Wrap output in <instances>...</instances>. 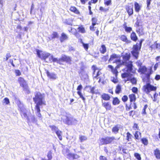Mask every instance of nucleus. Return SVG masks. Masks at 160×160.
<instances>
[{"label":"nucleus","instance_id":"26","mask_svg":"<svg viewBox=\"0 0 160 160\" xmlns=\"http://www.w3.org/2000/svg\"><path fill=\"white\" fill-rule=\"evenodd\" d=\"M133 135L134 137V139L136 140H139L142 136L141 133L138 131H135Z\"/></svg>","mask_w":160,"mask_h":160},{"label":"nucleus","instance_id":"30","mask_svg":"<svg viewBox=\"0 0 160 160\" xmlns=\"http://www.w3.org/2000/svg\"><path fill=\"white\" fill-rule=\"evenodd\" d=\"M59 35L58 33L56 32H53L51 35L50 37L48 38L49 40H51L56 38H58Z\"/></svg>","mask_w":160,"mask_h":160},{"label":"nucleus","instance_id":"27","mask_svg":"<svg viewBox=\"0 0 160 160\" xmlns=\"http://www.w3.org/2000/svg\"><path fill=\"white\" fill-rule=\"evenodd\" d=\"M68 36L63 32L62 33L59 38L60 41L61 42H64L65 41L68 40Z\"/></svg>","mask_w":160,"mask_h":160},{"label":"nucleus","instance_id":"53","mask_svg":"<svg viewBox=\"0 0 160 160\" xmlns=\"http://www.w3.org/2000/svg\"><path fill=\"white\" fill-rule=\"evenodd\" d=\"M148 107V105L147 104H145L142 110V114L143 115H146L147 113L146 112V109Z\"/></svg>","mask_w":160,"mask_h":160},{"label":"nucleus","instance_id":"58","mask_svg":"<svg viewBox=\"0 0 160 160\" xmlns=\"http://www.w3.org/2000/svg\"><path fill=\"white\" fill-rule=\"evenodd\" d=\"M100 71L101 70L97 72V73L96 74V75L94 77V78H96L97 79H98V76L100 75H102V73Z\"/></svg>","mask_w":160,"mask_h":160},{"label":"nucleus","instance_id":"14","mask_svg":"<svg viewBox=\"0 0 160 160\" xmlns=\"http://www.w3.org/2000/svg\"><path fill=\"white\" fill-rule=\"evenodd\" d=\"M91 21L92 22V24L90 26V29L92 31H94L95 30V28L94 27V26L98 24V23L97 22L98 19L95 17H92V18Z\"/></svg>","mask_w":160,"mask_h":160},{"label":"nucleus","instance_id":"20","mask_svg":"<svg viewBox=\"0 0 160 160\" xmlns=\"http://www.w3.org/2000/svg\"><path fill=\"white\" fill-rule=\"evenodd\" d=\"M119 38L122 41L125 42L126 43L128 44L131 43V41L128 40L127 36L124 35H122L119 37Z\"/></svg>","mask_w":160,"mask_h":160},{"label":"nucleus","instance_id":"33","mask_svg":"<svg viewBox=\"0 0 160 160\" xmlns=\"http://www.w3.org/2000/svg\"><path fill=\"white\" fill-rule=\"evenodd\" d=\"M120 101L117 97H114L112 98V103L113 105H116L119 104L120 103Z\"/></svg>","mask_w":160,"mask_h":160},{"label":"nucleus","instance_id":"43","mask_svg":"<svg viewBox=\"0 0 160 160\" xmlns=\"http://www.w3.org/2000/svg\"><path fill=\"white\" fill-rule=\"evenodd\" d=\"M104 78V75L102 73V75H100L98 76V79H99L98 82H101L102 84H104V82L103 81V80Z\"/></svg>","mask_w":160,"mask_h":160},{"label":"nucleus","instance_id":"7","mask_svg":"<svg viewBox=\"0 0 160 160\" xmlns=\"http://www.w3.org/2000/svg\"><path fill=\"white\" fill-rule=\"evenodd\" d=\"M115 140V138L113 136H107L101 138L99 139V141L101 145H103L113 143Z\"/></svg>","mask_w":160,"mask_h":160},{"label":"nucleus","instance_id":"38","mask_svg":"<svg viewBox=\"0 0 160 160\" xmlns=\"http://www.w3.org/2000/svg\"><path fill=\"white\" fill-rule=\"evenodd\" d=\"M149 70V72L148 73L146 74V77L148 81L150 80V75L153 73L152 67H150Z\"/></svg>","mask_w":160,"mask_h":160},{"label":"nucleus","instance_id":"55","mask_svg":"<svg viewBox=\"0 0 160 160\" xmlns=\"http://www.w3.org/2000/svg\"><path fill=\"white\" fill-rule=\"evenodd\" d=\"M128 97L126 95L123 96L122 98V100L123 102H126L128 101Z\"/></svg>","mask_w":160,"mask_h":160},{"label":"nucleus","instance_id":"50","mask_svg":"<svg viewBox=\"0 0 160 160\" xmlns=\"http://www.w3.org/2000/svg\"><path fill=\"white\" fill-rule=\"evenodd\" d=\"M132 128L135 131L139 130L138 124L137 123H134L132 126Z\"/></svg>","mask_w":160,"mask_h":160},{"label":"nucleus","instance_id":"48","mask_svg":"<svg viewBox=\"0 0 160 160\" xmlns=\"http://www.w3.org/2000/svg\"><path fill=\"white\" fill-rule=\"evenodd\" d=\"M52 152L51 151L48 152L47 155V157L48 158L47 159L48 160H51L52 158Z\"/></svg>","mask_w":160,"mask_h":160},{"label":"nucleus","instance_id":"40","mask_svg":"<svg viewBox=\"0 0 160 160\" xmlns=\"http://www.w3.org/2000/svg\"><path fill=\"white\" fill-rule=\"evenodd\" d=\"M121 86L119 84H118L116 86L115 89V92L117 94H119L121 92Z\"/></svg>","mask_w":160,"mask_h":160},{"label":"nucleus","instance_id":"6","mask_svg":"<svg viewBox=\"0 0 160 160\" xmlns=\"http://www.w3.org/2000/svg\"><path fill=\"white\" fill-rule=\"evenodd\" d=\"M157 89L156 86L152 85L149 82L143 85L142 89L143 92L147 94H150L152 92H156Z\"/></svg>","mask_w":160,"mask_h":160},{"label":"nucleus","instance_id":"35","mask_svg":"<svg viewBox=\"0 0 160 160\" xmlns=\"http://www.w3.org/2000/svg\"><path fill=\"white\" fill-rule=\"evenodd\" d=\"M73 121L72 118L67 117L65 120V123L68 125H71L72 124Z\"/></svg>","mask_w":160,"mask_h":160},{"label":"nucleus","instance_id":"46","mask_svg":"<svg viewBox=\"0 0 160 160\" xmlns=\"http://www.w3.org/2000/svg\"><path fill=\"white\" fill-rule=\"evenodd\" d=\"M99 10L101 12H108L109 10V8H104L102 6H100L99 8Z\"/></svg>","mask_w":160,"mask_h":160},{"label":"nucleus","instance_id":"24","mask_svg":"<svg viewBox=\"0 0 160 160\" xmlns=\"http://www.w3.org/2000/svg\"><path fill=\"white\" fill-rule=\"evenodd\" d=\"M153 152L156 158L160 159V150L158 148H156L154 150Z\"/></svg>","mask_w":160,"mask_h":160},{"label":"nucleus","instance_id":"22","mask_svg":"<svg viewBox=\"0 0 160 160\" xmlns=\"http://www.w3.org/2000/svg\"><path fill=\"white\" fill-rule=\"evenodd\" d=\"M123 27L125 31L127 33H130L132 30V29L131 27L127 26V23L126 22H124L123 24Z\"/></svg>","mask_w":160,"mask_h":160},{"label":"nucleus","instance_id":"2","mask_svg":"<svg viewBox=\"0 0 160 160\" xmlns=\"http://www.w3.org/2000/svg\"><path fill=\"white\" fill-rule=\"evenodd\" d=\"M121 57L122 59V61L116 67H118V68L120 66L125 65L127 68V72L135 73L136 71L135 70H133L132 62L129 60L131 58L130 54L129 53L126 52L122 55Z\"/></svg>","mask_w":160,"mask_h":160},{"label":"nucleus","instance_id":"1","mask_svg":"<svg viewBox=\"0 0 160 160\" xmlns=\"http://www.w3.org/2000/svg\"><path fill=\"white\" fill-rule=\"evenodd\" d=\"M44 96L40 92H36L35 96L33 97V100L36 105L35 109L36 111V114L37 117L39 118H42V116L40 113V107L46 105V102L44 100Z\"/></svg>","mask_w":160,"mask_h":160},{"label":"nucleus","instance_id":"44","mask_svg":"<svg viewBox=\"0 0 160 160\" xmlns=\"http://www.w3.org/2000/svg\"><path fill=\"white\" fill-rule=\"evenodd\" d=\"M104 4L105 6H109L112 4V0H104Z\"/></svg>","mask_w":160,"mask_h":160},{"label":"nucleus","instance_id":"64","mask_svg":"<svg viewBox=\"0 0 160 160\" xmlns=\"http://www.w3.org/2000/svg\"><path fill=\"white\" fill-rule=\"evenodd\" d=\"M136 63L138 67H139V68H140L141 67H142V62L140 60H138L136 62Z\"/></svg>","mask_w":160,"mask_h":160},{"label":"nucleus","instance_id":"31","mask_svg":"<svg viewBox=\"0 0 160 160\" xmlns=\"http://www.w3.org/2000/svg\"><path fill=\"white\" fill-rule=\"evenodd\" d=\"M78 32L82 33H86V31L85 28L83 25H79L77 28Z\"/></svg>","mask_w":160,"mask_h":160},{"label":"nucleus","instance_id":"60","mask_svg":"<svg viewBox=\"0 0 160 160\" xmlns=\"http://www.w3.org/2000/svg\"><path fill=\"white\" fill-rule=\"evenodd\" d=\"M152 0H147L146 3L147 4V8L149 10L150 9V6L151 4V2Z\"/></svg>","mask_w":160,"mask_h":160},{"label":"nucleus","instance_id":"10","mask_svg":"<svg viewBox=\"0 0 160 160\" xmlns=\"http://www.w3.org/2000/svg\"><path fill=\"white\" fill-rule=\"evenodd\" d=\"M37 54L38 57L41 59L45 60L49 57L51 54L48 52H45L38 49L36 50Z\"/></svg>","mask_w":160,"mask_h":160},{"label":"nucleus","instance_id":"3","mask_svg":"<svg viewBox=\"0 0 160 160\" xmlns=\"http://www.w3.org/2000/svg\"><path fill=\"white\" fill-rule=\"evenodd\" d=\"M143 40V39H141L139 43H137L133 45L132 47L131 53L135 59L137 60L138 58L139 52L141 48L142 43Z\"/></svg>","mask_w":160,"mask_h":160},{"label":"nucleus","instance_id":"17","mask_svg":"<svg viewBox=\"0 0 160 160\" xmlns=\"http://www.w3.org/2000/svg\"><path fill=\"white\" fill-rule=\"evenodd\" d=\"M79 158V156L76 154L70 153L67 154V158L69 159H75Z\"/></svg>","mask_w":160,"mask_h":160},{"label":"nucleus","instance_id":"9","mask_svg":"<svg viewBox=\"0 0 160 160\" xmlns=\"http://www.w3.org/2000/svg\"><path fill=\"white\" fill-rule=\"evenodd\" d=\"M108 67L111 69L112 72L113 74H114L115 76V77L112 78L111 81L114 83L118 82V80L117 78V76L118 72L117 70V68H118V67H116L115 68H114L112 65H109L108 66Z\"/></svg>","mask_w":160,"mask_h":160},{"label":"nucleus","instance_id":"59","mask_svg":"<svg viewBox=\"0 0 160 160\" xmlns=\"http://www.w3.org/2000/svg\"><path fill=\"white\" fill-rule=\"evenodd\" d=\"M132 103H130V104L129 105H128L127 104L125 105L126 110L127 111H129L130 109H132V107L131 105Z\"/></svg>","mask_w":160,"mask_h":160},{"label":"nucleus","instance_id":"63","mask_svg":"<svg viewBox=\"0 0 160 160\" xmlns=\"http://www.w3.org/2000/svg\"><path fill=\"white\" fill-rule=\"evenodd\" d=\"M129 115L130 116L133 117L135 114L136 112L134 110H131L129 112Z\"/></svg>","mask_w":160,"mask_h":160},{"label":"nucleus","instance_id":"45","mask_svg":"<svg viewBox=\"0 0 160 160\" xmlns=\"http://www.w3.org/2000/svg\"><path fill=\"white\" fill-rule=\"evenodd\" d=\"M20 114L22 118H26L28 121H29V118L26 112H23L21 111Z\"/></svg>","mask_w":160,"mask_h":160},{"label":"nucleus","instance_id":"34","mask_svg":"<svg viewBox=\"0 0 160 160\" xmlns=\"http://www.w3.org/2000/svg\"><path fill=\"white\" fill-rule=\"evenodd\" d=\"M126 135V139L127 141L128 142L132 141L133 138L132 135L129 132H127Z\"/></svg>","mask_w":160,"mask_h":160},{"label":"nucleus","instance_id":"13","mask_svg":"<svg viewBox=\"0 0 160 160\" xmlns=\"http://www.w3.org/2000/svg\"><path fill=\"white\" fill-rule=\"evenodd\" d=\"M102 106L107 111L111 110L112 107L111 103L108 102H102Z\"/></svg>","mask_w":160,"mask_h":160},{"label":"nucleus","instance_id":"4","mask_svg":"<svg viewBox=\"0 0 160 160\" xmlns=\"http://www.w3.org/2000/svg\"><path fill=\"white\" fill-rule=\"evenodd\" d=\"M51 57L52 59L53 62H56L60 65H63V62H65L66 63L69 64H71L72 63L71 57L65 55H62L59 59H58L57 58H54L52 55L51 56Z\"/></svg>","mask_w":160,"mask_h":160},{"label":"nucleus","instance_id":"51","mask_svg":"<svg viewBox=\"0 0 160 160\" xmlns=\"http://www.w3.org/2000/svg\"><path fill=\"white\" fill-rule=\"evenodd\" d=\"M134 155L137 160H141V158L140 154L138 153H135Z\"/></svg>","mask_w":160,"mask_h":160},{"label":"nucleus","instance_id":"56","mask_svg":"<svg viewBox=\"0 0 160 160\" xmlns=\"http://www.w3.org/2000/svg\"><path fill=\"white\" fill-rule=\"evenodd\" d=\"M3 103L6 105L9 104L10 103L9 99L8 98H5L3 99Z\"/></svg>","mask_w":160,"mask_h":160},{"label":"nucleus","instance_id":"54","mask_svg":"<svg viewBox=\"0 0 160 160\" xmlns=\"http://www.w3.org/2000/svg\"><path fill=\"white\" fill-rule=\"evenodd\" d=\"M83 47L86 51H88L89 48V44L82 42Z\"/></svg>","mask_w":160,"mask_h":160},{"label":"nucleus","instance_id":"52","mask_svg":"<svg viewBox=\"0 0 160 160\" xmlns=\"http://www.w3.org/2000/svg\"><path fill=\"white\" fill-rule=\"evenodd\" d=\"M141 23V22L140 20H137L134 24V26L136 28H139L140 26L141 27V25H140Z\"/></svg>","mask_w":160,"mask_h":160},{"label":"nucleus","instance_id":"5","mask_svg":"<svg viewBox=\"0 0 160 160\" xmlns=\"http://www.w3.org/2000/svg\"><path fill=\"white\" fill-rule=\"evenodd\" d=\"M18 82L21 87L22 88L24 91L27 94L30 93V91L29 88L27 83V81L23 78L20 77L18 79Z\"/></svg>","mask_w":160,"mask_h":160},{"label":"nucleus","instance_id":"47","mask_svg":"<svg viewBox=\"0 0 160 160\" xmlns=\"http://www.w3.org/2000/svg\"><path fill=\"white\" fill-rule=\"evenodd\" d=\"M79 139L80 142H82L87 140V138L85 136L81 135L79 136Z\"/></svg>","mask_w":160,"mask_h":160},{"label":"nucleus","instance_id":"36","mask_svg":"<svg viewBox=\"0 0 160 160\" xmlns=\"http://www.w3.org/2000/svg\"><path fill=\"white\" fill-rule=\"evenodd\" d=\"M99 51L102 54H104L107 51L106 48L104 44L101 45L99 48Z\"/></svg>","mask_w":160,"mask_h":160},{"label":"nucleus","instance_id":"16","mask_svg":"<svg viewBox=\"0 0 160 160\" xmlns=\"http://www.w3.org/2000/svg\"><path fill=\"white\" fill-rule=\"evenodd\" d=\"M151 50L157 49L160 50V43H158L157 41L154 42V43L150 46Z\"/></svg>","mask_w":160,"mask_h":160},{"label":"nucleus","instance_id":"21","mask_svg":"<svg viewBox=\"0 0 160 160\" xmlns=\"http://www.w3.org/2000/svg\"><path fill=\"white\" fill-rule=\"evenodd\" d=\"M136 32L139 36H142L144 34V29L142 26L139 27L136 30Z\"/></svg>","mask_w":160,"mask_h":160},{"label":"nucleus","instance_id":"49","mask_svg":"<svg viewBox=\"0 0 160 160\" xmlns=\"http://www.w3.org/2000/svg\"><path fill=\"white\" fill-rule=\"evenodd\" d=\"M95 87H90V92L92 94H97V93L95 92Z\"/></svg>","mask_w":160,"mask_h":160},{"label":"nucleus","instance_id":"62","mask_svg":"<svg viewBox=\"0 0 160 160\" xmlns=\"http://www.w3.org/2000/svg\"><path fill=\"white\" fill-rule=\"evenodd\" d=\"M131 90H132V92L133 93H135V94L138 93V89L137 87H133L132 88Z\"/></svg>","mask_w":160,"mask_h":160},{"label":"nucleus","instance_id":"8","mask_svg":"<svg viewBox=\"0 0 160 160\" xmlns=\"http://www.w3.org/2000/svg\"><path fill=\"white\" fill-rule=\"evenodd\" d=\"M130 72H123L121 74V77L122 78H127V80H125L126 82L128 81H130L132 84H136L137 83V80L136 78L133 77L130 78L132 75L130 74Z\"/></svg>","mask_w":160,"mask_h":160},{"label":"nucleus","instance_id":"57","mask_svg":"<svg viewBox=\"0 0 160 160\" xmlns=\"http://www.w3.org/2000/svg\"><path fill=\"white\" fill-rule=\"evenodd\" d=\"M14 72L15 73L16 76H20L21 75V72L20 70L18 69L15 70Z\"/></svg>","mask_w":160,"mask_h":160},{"label":"nucleus","instance_id":"19","mask_svg":"<svg viewBox=\"0 0 160 160\" xmlns=\"http://www.w3.org/2000/svg\"><path fill=\"white\" fill-rule=\"evenodd\" d=\"M121 56L115 53H113L110 56V58L109 59L108 61L111 62L115 59H119L120 58Z\"/></svg>","mask_w":160,"mask_h":160},{"label":"nucleus","instance_id":"42","mask_svg":"<svg viewBox=\"0 0 160 160\" xmlns=\"http://www.w3.org/2000/svg\"><path fill=\"white\" fill-rule=\"evenodd\" d=\"M91 68L92 70L93 71L92 74L93 75L95 74V72L96 71L97 72L98 71L101 70L100 69H99V68H98L96 65H94L92 66Z\"/></svg>","mask_w":160,"mask_h":160},{"label":"nucleus","instance_id":"18","mask_svg":"<svg viewBox=\"0 0 160 160\" xmlns=\"http://www.w3.org/2000/svg\"><path fill=\"white\" fill-rule=\"evenodd\" d=\"M46 73L48 77L50 79H55L57 78L56 74L54 73H50L49 72L46 70Z\"/></svg>","mask_w":160,"mask_h":160},{"label":"nucleus","instance_id":"39","mask_svg":"<svg viewBox=\"0 0 160 160\" xmlns=\"http://www.w3.org/2000/svg\"><path fill=\"white\" fill-rule=\"evenodd\" d=\"M55 133L59 140L60 141L62 140V132L60 130H58L55 132Z\"/></svg>","mask_w":160,"mask_h":160},{"label":"nucleus","instance_id":"37","mask_svg":"<svg viewBox=\"0 0 160 160\" xmlns=\"http://www.w3.org/2000/svg\"><path fill=\"white\" fill-rule=\"evenodd\" d=\"M142 143L143 144L144 146H147L148 143V139L146 138H142L140 139Z\"/></svg>","mask_w":160,"mask_h":160},{"label":"nucleus","instance_id":"25","mask_svg":"<svg viewBox=\"0 0 160 160\" xmlns=\"http://www.w3.org/2000/svg\"><path fill=\"white\" fill-rule=\"evenodd\" d=\"M147 68L145 66H143L138 68V72L141 74H144L147 72Z\"/></svg>","mask_w":160,"mask_h":160},{"label":"nucleus","instance_id":"28","mask_svg":"<svg viewBox=\"0 0 160 160\" xmlns=\"http://www.w3.org/2000/svg\"><path fill=\"white\" fill-rule=\"evenodd\" d=\"M134 6L135 11L137 12H139L141 9V5L139 4L137 2H135Z\"/></svg>","mask_w":160,"mask_h":160},{"label":"nucleus","instance_id":"61","mask_svg":"<svg viewBox=\"0 0 160 160\" xmlns=\"http://www.w3.org/2000/svg\"><path fill=\"white\" fill-rule=\"evenodd\" d=\"M108 58V55L107 54L106 55L104 56L102 58V59L103 61L106 62Z\"/></svg>","mask_w":160,"mask_h":160},{"label":"nucleus","instance_id":"23","mask_svg":"<svg viewBox=\"0 0 160 160\" xmlns=\"http://www.w3.org/2000/svg\"><path fill=\"white\" fill-rule=\"evenodd\" d=\"M102 99L105 101H109L111 98L110 96L108 94L103 93L101 96Z\"/></svg>","mask_w":160,"mask_h":160},{"label":"nucleus","instance_id":"12","mask_svg":"<svg viewBox=\"0 0 160 160\" xmlns=\"http://www.w3.org/2000/svg\"><path fill=\"white\" fill-rule=\"evenodd\" d=\"M130 3L129 4L126 5L125 7V8L128 15L129 16H131L133 14V5Z\"/></svg>","mask_w":160,"mask_h":160},{"label":"nucleus","instance_id":"15","mask_svg":"<svg viewBox=\"0 0 160 160\" xmlns=\"http://www.w3.org/2000/svg\"><path fill=\"white\" fill-rule=\"evenodd\" d=\"M82 88V86L81 84L78 85L77 88L78 90L77 94L81 98L84 102L85 100V98L83 96L81 92V90Z\"/></svg>","mask_w":160,"mask_h":160},{"label":"nucleus","instance_id":"29","mask_svg":"<svg viewBox=\"0 0 160 160\" xmlns=\"http://www.w3.org/2000/svg\"><path fill=\"white\" fill-rule=\"evenodd\" d=\"M130 37L131 40L136 42L138 39V37L134 32H132L131 34Z\"/></svg>","mask_w":160,"mask_h":160},{"label":"nucleus","instance_id":"11","mask_svg":"<svg viewBox=\"0 0 160 160\" xmlns=\"http://www.w3.org/2000/svg\"><path fill=\"white\" fill-rule=\"evenodd\" d=\"M128 97L130 102H133V108L134 109H136L137 108V106L135 102L137 99L136 95L134 93H132L129 95Z\"/></svg>","mask_w":160,"mask_h":160},{"label":"nucleus","instance_id":"41","mask_svg":"<svg viewBox=\"0 0 160 160\" xmlns=\"http://www.w3.org/2000/svg\"><path fill=\"white\" fill-rule=\"evenodd\" d=\"M70 11L76 14H79V12L77 8L74 6H71L70 8Z\"/></svg>","mask_w":160,"mask_h":160},{"label":"nucleus","instance_id":"32","mask_svg":"<svg viewBox=\"0 0 160 160\" xmlns=\"http://www.w3.org/2000/svg\"><path fill=\"white\" fill-rule=\"evenodd\" d=\"M119 126V125L117 124L114 126L112 128V132L115 134L118 133L120 129Z\"/></svg>","mask_w":160,"mask_h":160}]
</instances>
